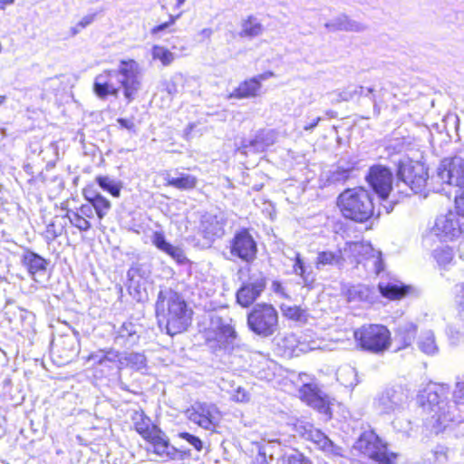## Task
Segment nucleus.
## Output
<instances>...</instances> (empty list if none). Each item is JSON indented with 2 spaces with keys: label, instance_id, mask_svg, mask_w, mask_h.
I'll list each match as a JSON object with an SVG mask.
<instances>
[{
  "label": "nucleus",
  "instance_id": "680f3d73",
  "mask_svg": "<svg viewBox=\"0 0 464 464\" xmlns=\"http://www.w3.org/2000/svg\"><path fill=\"white\" fill-rule=\"evenodd\" d=\"M118 122L121 125V128H124L128 130L134 131L135 132V123L132 120L129 119H118Z\"/></svg>",
  "mask_w": 464,
  "mask_h": 464
},
{
  "label": "nucleus",
  "instance_id": "6ab92c4d",
  "mask_svg": "<svg viewBox=\"0 0 464 464\" xmlns=\"http://www.w3.org/2000/svg\"><path fill=\"white\" fill-rule=\"evenodd\" d=\"M278 348L282 351L285 357L299 356L302 353H308L316 349H321L314 341L307 343L306 341H300L295 334H285L279 338L277 343Z\"/></svg>",
  "mask_w": 464,
  "mask_h": 464
},
{
  "label": "nucleus",
  "instance_id": "a878e982",
  "mask_svg": "<svg viewBox=\"0 0 464 464\" xmlns=\"http://www.w3.org/2000/svg\"><path fill=\"white\" fill-rule=\"evenodd\" d=\"M152 244L160 251L169 255L176 262L182 264L186 261V256L182 248L167 242L163 233L156 231L151 237Z\"/></svg>",
  "mask_w": 464,
  "mask_h": 464
},
{
  "label": "nucleus",
  "instance_id": "f8f14e48",
  "mask_svg": "<svg viewBox=\"0 0 464 464\" xmlns=\"http://www.w3.org/2000/svg\"><path fill=\"white\" fill-rule=\"evenodd\" d=\"M432 233L441 240H452L464 233V217L450 211L439 216L431 229Z\"/></svg>",
  "mask_w": 464,
  "mask_h": 464
},
{
  "label": "nucleus",
  "instance_id": "ea45409f",
  "mask_svg": "<svg viewBox=\"0 0 464 464\" xmlns=\"http://www.w3.org/2000/svg\"><path fill=\"white\" fill-rule=\"evenodd\" d=\"M378 288L382 296L389 299H400L407 293L406 286L396 283H380Z\"/></svg>",
  "mask_w": 464,
  "mask_h": 464
},
{
  "label": "nucleus",
  "instance_id": "8fccbe9b",
  "mask_svg": "<svg viewBox=\"0 0 464 464\" xmlns=\"http://www.w3.org/2000/svg\"><path fill=\"white\" fill-rule=\"evenodd\" d=\"M183 74L180 72L175 73L169 80L163 82L164 91L173 97L179 92L178 85L183 81Z\"/></svg>",
  "mask_w": 464,
  "mask_h": 464
},
{
  "label": "nucleus",
  "instance_id": "412c9836",
  "mask_svg": "<svg viewBox=\"0 0 464 464\" xmlns=\"http://www.w3.org/2000/svg\"><path fill=\"white\" fill-rule=\"evenodd\" d=\"M266 288V279L262 275L252 276L237 293V300L243 307H247L256 300Z\"/></svg>",
  "mask_w": 464,
  "mask_h": 464
},
{
  "label": "nucleus",
  "instance_id": "69168bd1",
  "mask_svg": "<svg viewBox=\"0 0 464 464\" xmlns=\"http://www.w3.org/2000/svg\"><path fill=\"white\" fill-rule=\"evenodd\" d=\"M267 453L268 451L266 446L259 448V457L256 459V460L260 461V464H267V461L266 459V456Z\"/></svg>",
  "mask_w": 464,
  "mask_h": 464
},
{
  "label": "nucleus",
  "instance_id": "338daca9",
  "mask_svg": "<svg viewBox=\"0 0 464 464\" xmlns=\"http://www.w3.org/2000/svg\"><path fill=\"white\" fill-rule=\"evenodd\" d=\"M364 92H366V91L362 86L355 87L354 90L353 91V92H351L349 94L345 93L344 99L347 100L349 98H353V94L364 95L365 94Z\"/></svg>",
  "mask_w": 464,
  "mask_h": 464
},
{
  "label": "nucleus",
  "instance_id": "bb28decb",
  "mask_svg": "<svg viewBox=\"0 0 464 464\" xmlns=\"http://www.w3.org/2000/svg\"><path fill=\"white\" fill-rule=\"evenodd\" d=\"M146 440L150 443L149 450H152L161 458H173L176 454L174 448L169 444L165 434L160 430H157Z\"/></svg>",
  "mask_w": 464,
  "mask_h": 464
},
{
  "label": "nucleus",
  "instance_id": "052dcab7",
  "mask_svg": "<svg viewBox=\"0 0 464 464\" xmlns=\"http://www.w3.org/2000/svg\"><path fill=\"white\" fill-rule=\"evenodd\" d=\"M95 17H96V14H90L84 15L78 22L80 28H83L84 29L85 27L89 26L91 24L93 23V21L95 20Z\"/></svg>",
  "mask_w": 464,
  "mask_h": 464
},
{
  "label": "nucleus",
  "instance_id": "393cba45",
  "mask_svg": "<svg viewBox=\"0 0 464 464\" xmlns=\"http://www.w3.org/2000/svg\"><path fill=\"white\" fill-rule=\"evenodd\" d=\"M276 140V134L273 130H261L257 131L254 139L244 140L242 143L243 153L263 152L272 146Z\"/></svg>",
  "mask_w": 464,
  "mask_h": 464
},
{
  "label": "nucleus",
  "instance_id": "864d4df0",
  "mask_svg": "<svg viewBox=\"0 0 464 464\" xmlns=\"http://www.w3.org/2000/svg\"><path fill=\"white\" fill-rule=\"evenodd\" d=\"M63 225H57L55 222H52L46 227L44 236L47 242L53 241L56 237L63 233Z\"/></svg>",
  "mask_w": 464,
  "mask_h": 464
},
{
  "label": "nucleus",
  "instance_id": "6e6d98bb",
  "mask_svg": "<svg viewBox=\"0 0 464 464\" xmlns=\"http://www.w3.org/2000/svg\"><path fill=\"white\" fill-rule=\"evenodd\" d=\"M308 405L318 410L320 412H326L328 410V404L320 392L316 396L310 398Z\"/></svg>",
  "mask_w": 464,
  "mask_h": 464
},
{
  "label": "nucleus",
  "instance_id": "f03ea898",
  "mask_svg": "<svg viewBox=\"0 0 464 464\" xmlns=\"http://www.w3.org/2000/svg\"><path fill=\"white\" fill-rule=\"evenodd\" d=\"M443 395V386L430 384L419 396L424 411L429 415L425 425L435 433L442 431L453 420H459V415L450 409L451 403L445 401L442 399Z\"/></svg>",
  "mask_w": 464,
  "mask_h": 464
},
{
  "label": "nucleus",
  "instance_id": "09e8293b",
  "mask_svg": "<svg viewBox=\"0 0 464 464\" xmlns=\"http://www.w3.org/2000/svg\"><path fill=\"white\" fill-rule=\"evenodd\" d=\"M352 170L351 168L337 167L330 172L327 180L333 184L343 183L350 178Z\"/></svg>",
  "mask_w": 464,
  "mask_h": 464
},
{
  "label": "nucleus",
  "instance_id": "e433bc0d",
  "mask_svg": "<svg viewBox=\"0 0 464 464\" xmlns=\"http://www.w3.org/2000/svg\"><path fill=\"white\" fill-rule=\"evenodd\" d=\"M264 27L258 19L253 15H249L241 22L240 37L254 38L262 34Z\"/></svg>",
  "mask_w": 464,
  "mask_h": 464
},
{
  "label": "nucleus",
  "instance_id": "a211bd4d",
  "mask_svg": "<svg viewBox=\"0 0 464 464\" xmlns=\"http://www.w3.org/2000/svg\"><path fill=\"white\" fill-rule=\"evenodd\" d=\"M300 434L305 440L312 441L319 450L327 455L341 456L342 448L334 444V442L325 436L321 430L314 428L311 424L300 425Z\"/></svg>",
  "mask_w": 464,
  "mask_h": 464
},
{
  "label": "nucleus",
  "instance_id": "5fc2aeb1",
  "mask_svg": "<svg viewBox=\"0 0 464 464\" xmlns=\"http://www.w3.org/2000/svg\"><path fill=\"white\" fill-rule=\"evenodd\" d=\"M271 290L282 299L290 300L291 295L288 291V287L286 284H283L280 281H273L271 284Z\"/></svg>",
  "mask_w": 464,
  "mask_h": 464
},
{
  "label": "nucleus",
  "instance_id": "72a5a7b5",
  "mask_svg": "<svg viewBox=\"0 0 464 464\" xmlns=\"http://www.w3.org/2000/svg\"><path fill=\"white\" fill-rule=\"evenodd\" d=\"M53 351L61 356L63 362H70L77 353L75 342L72 337H63L59 343L53 344Z\"/></svg>",
  "mask_w": 464,
  "mask_h": 464
},
{
  "label": "nucleus",
  "instance_id": "49530a36",
  "mask_svg": "<svg viewBox=\"0 0 464 464\" xmlns=\"http://www.w3.org/2000/svg\"><path fill=\"white\" fill-rule=\"evenodd\" d=\"M65 217L69 219L70 223L80 231H88L92 227L90 220L81 217L72 210H68Z\"/></svg>",
  "mask_w": 464,
  "mask_h": 464
},
{
  "label": "nucleus",
  "instance_id": "dca6fc26",
  "mask_svg": "<svg viewBox=\"0 0 464 464\" xmlns=\"http://www.w3.org/2000/svg\"><path fill=\"white\" fill-rule=\"evenodd\" d=\"M274 77V72H266L241 82L232 92L227 94V99H249L256 98L261 94L262 82Z\"/></svg>",
  "mask_w": 464,
  "mask_h": 464
},
{
  "label": "nucleus",
  "instance_id": "0eeeda50",
  "mask_svg": "<svg viewBox=\"0 0 464 464\" xmlns=\"http://www.w3.org/2000/svg\"><path fill=\"white\" fill-rule=\"evenodd\" d=\"M355 341L363 350L379 353L391 345V334L387 327L381 324L363 325L353 332Z\"/></svg>",
  "mask_w": 464,
  "mask_h": 464
},
{
  "label": "nucleus",
  "instance_id": "c03bdc74",
  "mask_svg": "<svg viewBox=\"0 0 464 464\" xmlns=\"http://www.w3.org/2000/svg\"><path fill=\"white\" fill-rule=\"evenodd\" d=\"M153 60H159L163 66H169L175 60L176 55L162 45H153L151 48Z\"/></svg>",
  "mask_w": 464,
  "mask_h": 464
},
{
  "label": "nucleus",
  "instance_id": "5701e85b",
  "mask_svg": "<svg viewBox=\"0 0 464 464\" xmlns=\"http://www.w3.org/2000/svg\"><path fill=\"white\" fill-rule=\"evenodd\" d=\"M113 80L117 81V70L104 71L95 77L93 90L99 98L104 99L108 95L118 96L120 86Z\"/></svg>",
  "mask_w": 464,
  "mask_h": 464
},
{
  "label": "nucleus",
  "instance_id": "b1692460",
  "mask_svg": "<svg viewBox=\"0 0 464 464\" xmlns=\"http://www.w3.org/2000/svg\"><path fill=\"white\" fill-rule=\"evenodd\" d=\"M225 219L222 213H206L202 216L200 230L204 237L214 239L224 234Z\"/></svg>",
  "mask_w": 464,
  "mask_h": 464
},
{
  "label": "nucleus",
  "instance_id": "79ce46f5",
  "mask_svg": "<svg viewBox=\"0 0 464 464\" xmlns=\"http://www.w3.org/2000/svg\"><path fill=\"white\" fill-rule=\"evenodd\" d=\"M98 185L105 191L109 192L111 196L119 198L121 191V182L112 179L109 176H98L96 178Z\"/></svg>",
  "mask_w": 464,
  "mask_h": 464
},
{
  "label": "nucleus",
  "instance_id": "f704fd0d",
  "mask_svg": "<svg viewBox=\"0 0 464 464\" xmlns=\"http://www.w3.org/2000/svg\"><path fill=\"white\" fill-rule=\"evenodd\" d=\"M294 265H293V273L302 279L304 286L312 288L314 283V276L313 273L307 272L306 267L304 266V262L301 257V255L298 252L294 253Z\"/></svg>",
  "mask_w": 464,
  "mask_h": 464
},
{
  "label": "nucleus",
  "instance_id": "9b49d317",
  "mask_svg": "<svg viewBox=\"0 0 464 464\" xmlns=\"http://www.w3.org/2000/svg\"><path fill=\"white\" fill-rule=\"evenodd\" d=\"M188 419L205 430H214L221 418L214 403L196 401L186 411Z\"/></svg>",
  "mask_w": 464,
  "mask_h": 464
},
{
  "label": "nucleus",
  "instance_id": "c9c22d12",
  "mask_svg": "<svg viewBox=\"0 0 464 464\" xmlns=\"http://www.w3.org/2000/svg\"><path fill=\"white\" fill-rule=\"evenodd\" d=\"M417 325L409 321L401 322L395 331L396 337L402 343L404 347L410 346L415 338Z\"/></svg>",
  "mask_w": 464,
  "mask_h": 464
},
{
  "label": "nucleus",
  "instance_id": "423d86ee",
  "mask_svg": "<svg viewBox=\"0 0 464 464\" xmlns=\"http://www.w3.org/2000/svg\"><path fill=\"white\" fill-rule=\"evenodd\" d=\"M247 325L259 336H271L278 329V313L272 304H256L247 315Z\"/></svg>",
  "mask_w": 464,
  "mask_h": 464
},
{
  "label": "nucleus",
  "instance_id": "4d7b16f0",
  "mask_svg": "<svg viewBox=\"0 0 464 464\" xmlns=\"http://www.w3.org/2000/svg\"><path fill=\"white\" fill-rule=\"evenodd\" d=\"M231 399L236 402H248L250 401V394L246 391V389L238 386L232 394Z\"/></svg>",
  "mask_w": 464,
  "mask_h": 464
},
{
  "label": "nucleus",
  "instance_id": "20e7f679",
  "mask_svg": "<svg viewBox=\"0 0 464 464\" xmlns=\"http://www.w3.org/2000/svg\"><path fill=\"white\" fill-rule=\"evenodd\" d=\"M341 253L343 264H363L367 270L375 275H379L384 269L381 251L374 249L369 243L347 242L341 248Z\"/></svg>",
  "mask_w": 464,
  "mask_h": 464
},
{
  "label": "nucleus",
  "instance_id": "2f4dec72",
  "mask_svg": "<svg viewBox=\"0 0 464 464\" xmlns=\"http://www.w3.org/2000/svg\"><path fill=\"white\" fill-rule=\"evenodd\" d=\"M418 348L427 355H435L439 352L436 337L431 330H424L417 340Z\"/></svg>",
  "mask_w": 464,
  "mask_h": 464
},
{
  "label": "nucleus",
  "instance_id": "473e14b6",
  "mask_svg": "<svg viewBox=\"0 0 464 464\" xmlns=\"http://www.w3.org/2000/svg\"><path fill=\"white\" fill-rule=\"evenodd\" d=\"M342 257L343 256H342L341 249L336 253L332 251H320L317 254L314 266L318 270H321L326 266H336L341 267L343 266Z\"/></svg>",
  "mask_w": 464,
  "mask_h": 464
},
{
  "label": "nucleus",
  "instance_id": "a18cd8bd",
  "mask_svg": "<svg viewBox=\"0 0 464 464\" xmlns=\"http://www.w3.org/2000/svg\"><path fill=\"white\" fill-rule=\"evenodd\" d=\"M454 401L451 402L450 409L458 413V408L464 409V376L458 378L453 391Z\"/></svg>",
  "mask_w": 464,
  "mask_h": 464
},
{
  "label": "nucleus",
  "instance_id": "a19ab883",
  "mask_svg": "<svg viewBox=\"0 0 464 464\" xmlns=\"http://www.w3.org/2000/svg\"><path fill=\"white\" fill-rule=\"evenodd\" d=\"M337 381L345 387H353L357 384V372L350 365H343L338 368L336 372Z\"/></svg>",
  "mask_w": 464,
  "mask_h": 464
},
{
  "label": "nucleus",
  "instance_id": "2eb2a0df",
  "mask_svg": "<svg viewBox=\"0 0 464 464\" xmlns=\"http://www.w3.org/2000/svg\"><path fill=\"white\" fill-rule=\"evenodd\" d=\"M408 401L407 393L401 388H390L378 395L375 407L382 413H393L403 409Z\"/></svg>",
  "mask_w": 464,
  "mask_h": 464
},
{
  "label": "nucleus",
  "instance_id": "de8ad7c7",
  "mask_svg": "<svg viewBox=\"0 0 464 464\" xmlns=\"http://www.w3.org/2000/svg\"><path fill=\"white\" fill-rule=\"evenodd\" d=\"M433 256L440 266H445L452 261L453 251L449 246L439 247L433 251Z\"/></svg>",
  "mask_w": 464,
  "mask_h": 464
},
{
  "label": "nucleus",
  "instance_id": "603ef678",
  "mask_svg": "<svg viewBox=\"0 0 464 464\" xmlns=\"http://www.w3.org/2000/svg\"><path fill=\"white\" fill-rule=\"evenodd\" d=\"M320 392L315 383H304L299 390L301 399L308 404L310 398L316 396Z\"/></svg>",
  "mask_w": 464,
  "mask_h": 464
},
{
  "label": "nucleus",
  "instance_id": "c85d7f7f",
  "mask_svg": "<svg viewBox=\"0 0 464 464\" xmlns=\"http://www.w3.org/2000/svg\"><path fill=\"white\" fill-rule=\"evenodd\" d=\"M349 302H367L372 304L376 297V292L373 287L366 285H352L346 292Z\"/></svg>",
  "mask_w": 464,
  "mask_h": 464
},
{
  "label": "nucleus",
  "instance_id": "7ed1b4c3",
  "mask_svg": "<svg viewBox=\"0 0 464 464\" xmlns=\"http://www.w3.org/2000/svg\"><path fill=\"white\" fill-rule=\"evenodd\" d=\"M337 205L345 218L358 223L369 220L374 212L372 195L362 187L345 189L339 195Z\"/></svg>",
  "mask_w": 464,
  "mask_h": 464
},
{
  "label": "nucleus",
  "instance_id": "4c0bfd02",
  "mask_svg": "<svg viewBox=\"0 0 464 464\" xmlns=\"http://www.w3.org/2000/svg\"><path fill=\"white\" fill-rule=\"evenodd\" d=\"M167 185L178 189L187 190L194 188L197 186V178L187 173H180L178 177L167 175Z\"/></svg>",
  "mask_w": 464,
  "mask_h": 464
},
{
  "label": "nucleus",
  "instance_id": "c756f323",
  "mask_svg": "<svg viewBox=\"0 0 464 464\" xmlns=\"http://www.w3.org/2000/svg\"><path fill=\"white\" fill-rule=\"evenodd\" d=\"M135 430L147 440L160 429L142 411H135L132 416Z\"/></svg>",
  "mask_w": 464,
  "mask_h": 464
},
{
  "label": "nucleus",
  "instance_id": "f257e3e1",
  "mask_svg": "<svg viewBox=\"0 0 464 464\" xmlns=\"http://www.w3.org/2000/svg\"><path fill=\"white\" fill-rule=\"evenodd\" d=\"M156 315L160 325L165 324L167 334L175 335L188 329L191 324L192 310L180 295L165 289L158 295Z\"/></svg>",
  "mask_w": 464,
  "mask_h": 464
},
{
  "label": "nucleus",
  "instance_id": "1a4fd4ad",
  "mask_svg": "<svg viewBox=\"0 0 464 464\" xmlns=\"http://www.w3.org/2000/svg\"><path fill=\"white\" fill-rule=\"evenodd\" d=\"M398 178L414 193H420L427 185L428 169L420 161L406 159L399 163Z\"/></svg>",
  "mask_w": 464,
  "mask_h": 464
},
{
  "label": "nucleus",
  "instance_id": "39448f33",
  "mask_svg": "<svg viewBox=\"0 0 464 464\" xmlns=\"http://www.w3.org/2000/svg\"><path fill=\"white\" fill-rule=\"evenodd\" d=\"M208 325L204 331L206 342L214 349H228L237 337L232 320L215 313L208 314Z\"/></svg>",
  "mask_w": 464,
  "mask_h": 464
},
{
  "label": "nucleus",
  "instance_id": "37998d69",
  "mask_svg": "<svg viewBox=\"0 0 464 464\" xmlns=\"http://www.w3.org/2000/svg\"><path fill=\"white\" fill-rule=\"evenodd\" d=\"M86 198L93 206L94 212L97 215L100 221L108 214L109 210L111 208V202L101 194H96L92 198L86 197Z\"/></svg>",
  "mask_w": 464,
  "mask_h": 464
},
{
  "label": "nucleus",
  "instance_id": "0e129e2a",
  "mask_svg": "<svg viewBox=\"0 0 464 464\" xmlns=\"http://www.w3.org/2000/svg\"><path fill=\"white\" fill-rule=\"evenodd\" d=\"M320 121H321V117L313 118L310 121H307L304 125V130H312L314 128H315L317 126V124L319 123Z\"/></svg>",
  "mask_w": 464,
  "mask_h": 464
},
{
  "label": "nucleus",
  "instance_id": "e2e57ef3",
  "mask_svg": "<svg viewBox=\"0 0 464 464\" xmlns=\"http://www.w3.org/2000/svg\"><path fill=\"white\" fill-rule=\"evenodd\" d=\"M198 35L200 37V42L210 40L213 35L212 28H204L198 32Z\"/></svg>",
  "mask_w": 464,
  "mask_h": 464
},
{
  "label": "nucleus",
  "instance_id": "ddd939ff",
  "mask_svg": "<svg viewBox=\"0 0 464 464\" xmlns=\"http://www.w3.org/2000/svg\"><path fill=\"white\" fill-rule=\"evenodd\" d=\"M357 448L363 454L381 464H395L396 455L389 453L386 447L373 433L362 434L357 441Z\"/></svg>",
  "mask_w": 464,
  "mask_h": 464
},
{
  "label": "nucleus",
  "instance_id": "3c124183",
  "mask_svg": "<svg viewBox=\"0 0 464 464\" xmlns=\"http://www.w3.org/2000/svg\"><path fill=\"white\" fill-rule=\"evenodd\" d=\"M283 464H314L309 458L299 451L285 454L283 458Z\"/></svg>",
  "mask_w": 464,
  "mask_h": 464
},
{
  "label": "nucleus",
  "instance_id": "f3484780",
  "mask_svg": "<svg viewBox=\"0 0 464 464\" xmlns=\"http://www.w3.org/2000/svg\"><path fill=\"white\" fill-rule=\"evenodd\" d=\"M367 180L381 199L388 198L392 188V174L389 169L383 166L372 167Z\"/></svg>",
  "mask_w": 464,
  "mask_h": 464
},
{
  "label": "nucleus",
  "instance_id": "13d9d810",
  "mask_svg": "<svg viewBox=\"0 0 464 464\" xmlns=\"http://www.w3.org/2000/svg\"><path fill=\"white\" fill-rule=\"evenodd\" d=\"M74 212L78 213L81 217H83L88 220L93 218L95 214L94 208L90 201L87 204H82Z\"/></svg>",
  "mask_w": 464,
  "mask_h": 464
},
{
  "label": "nucleus",
  "instance_id": "7c9ffc66",
  "mask_svg": "<svg viewBox=\"0 0 464 464\" xmlns=\"http://www.w3.org/2000/svg\"><path fill=\"white\" fill-rule=\"evenodd\" d=\"M325 27L331 31L343 30L360 32L364 29V26L362 24L349 20L344 14H341L326 23Z\"/></svg>",
  "mask_w": 464,
  "mask_h": 464
},
{
  "label": "nucleus",
  "instance_id": "4468645a",
  "mask_svg": "<svg viewBox=\"0 0 464 464\" xmlns=\"http://www.w3.org/2000/svg\"><path fill=\"white\" fill-rule=\"evenodd\" d=\"M438 177L444 183L463 188L464 159L460 157L444 159L438 169Z\"/></svg>",
  "mask_w": 464,
  "mask_h": 464
},
{
  "label": "nucleus",
  "instance_id": "58836bf2",
  "mask_svg": "<svg viewBox=\"0 0 464 464\" xmlns=\"http://www.w3.org/2000/svg\"><path fill=\"white\" fill-rule=\"evenodd\" d=\"M280 309L283 315L288 320L305 324L308 320V312L298 305L281 304Z\"/></svg>",
  "mask_w": 464,
  "mask_h": 464
},
{
  "label": "nucleus",
  "instance_id": "cd10ccee",
  "mask_svg": "<svg viewBox=\"0 0 464 464\" xmlns=\"http://www.w3.org/2000/svg\"><path fill=\"white\" fill-rule=\"evenodd\" d=\"M137 326L130 323H123L116 331L115 343L123 347H131L139 341Z\"/></svg>",
  "mask_w": 464,
  "mask_h": 464
},
{
  "label": "nucleus",
  "instance_id": "bf43d9fd",
  "mask_svg": "<svg viewBox=\"0 0 464 464\" xmlns=\"http://www.w3.org/2000/svg\"><path fill=\"white\" fill-rule=\"evenodd\" d=\"M179 437L186 440L190 445L194 447L197 450L200 451L203 448V442L201 440L192 434L188 432H182L179 434Z\"/></svg>",
  "mask_w": 464,
  "mask_h": 464
},
{
  "label": "nucleus",
  "instance_id": "9d476101",
  "mask_svg": "<svg viewBox=\"0 0 464 464\" xmlns=\"http://www.w3.org/2000/svg\"><path fill=\"white\" fill-rule=\"evenodd\" d=\"M89 361L109 368L120 363L121 365H130L137 370L143 368L146 364V358L143 354L130 353L122 356L117 351L111 349L92 353L89 356Z\"/></svg>",
  "mask_w": 464,
  "mask_h": 464
},
{
  "label": "nucleus",
  "instance_id": "aec40b11",
  "mask_svg": "<svg viewBox=\"0 0 464 464\" xmlns=\"http://www.w3.org/2000/svg\"><path fill=\"white\" fill-rule=\"evenodd\" d=\"M231 254L240 259L249 262L256 255V244L246 229L237 232L231 241Z\"/></svg>",
  "mask_w": 464,
  "mask_h": 464
},
{
  "label": "nucleus",
  "instance_id": "774afa93",
  "mask_svg": "<svg viewBox=\"0 0 464 464\" xmlns=\"http://www.w3.org/2000/svg\"><path fill=\"white\" fill-rule=\"evenodd\" d=\"M457 297L458 302L460 304H464V284L459 286V291L458 292Z\"/></svg>",
  "mask_w": 464,
  "mask_h": 464
},
{
  "label": "nucleus",
  "instance_id": "4be33fe9",
  "mask_svg": "<svg viewBox=\"0 0 464 464\" xmlns=\"http://www.w3.org/2000/svg\"><path fill=\"white\" fill-rule=\"evenodd\" d=\"M21 262L35 283L44 284L46 281L48 265L46 259L32 251H26L24 253Z\"/></svg>",
  "mask_w": 464,
  "mask_h": 464
},
{
  "label": "nucleus",
  "instance_id": "6e6552de",
  "mask_svg": "<svg viewBox=\"0 0 464 464\" xmlns=\"http://www.w3.org/2000/svg\"><path fill=\"white\" fill-rule=\"evenodd\" d=\"M117 82L123 89L128 102L135 99L141 88V71L139 63L132 60H121L117 69Z\"/></svg>",
  "mask_w": 464,
  "mask_h": 464
}]
</instances>
